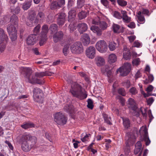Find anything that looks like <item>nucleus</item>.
Instances as JSON below:
<instances>
[{
  "label": "nucleus",
  "instance_id": "e433bc0d",
  "mask_svg": "<svg viewBox=\"0 0 156 156\" xmlns=\"http://www.w3.org/2000/svg\"><path fill=\"white\" fill-rule=\"evenodd\" d=\"M85 0H77V6L79 9L81 8L84 5Z\"/></svg>",
  "mask_w": 156,
  "mask_h": 156
},
{
  "label": "nucleus",
  "instance_id": "4be33fe9",
  "mask_svg": "<svg viewBox=\"0 0 156 156\" xmlns=\"http://www.w3.org/2000/svg\"><path fill=\"white\" fill-rule=\"evenodd\" d=\"M78 27L79 31L81 34L86 31L88 28L87 24L84 23L79 24Z\"/></svg>",
  "mask_w": 156,
  "mask_h": 156
},
{
  "label": "nucleus",
  "instance_id": "e2e57ef3",
  "mask_svg": "<svg viewBox=\"0 0 156 156\" xmlns=\"http://www.w3.org/2000/svg\"><path fill=\"white\" fill-rule=\"evenodd\" d=\"M11 9L12 11L13 10V11L15 13L18 14L20 12V8L19 6H17L16 9H14L12 7H11Z\"/></svg>",
  "mask_w": 156,
  "mask_h": 156
},
{
  "label": "nucleus",
  "instance_id": "4c0bfd02",
  "mask_svg": "<svg viewBox=\"0 0 156 156\" xmlns=\"http://www.w3.org/2000/svg\"><path fill=\"white\" fill-rule=\"evenodd\" d=\"M131 56L130 53L128 51H124L123 53V58L126 60L130 59Z\"/></svg>",
  "mask_w": 156,
  "mask_h": 156
},
{
  "label": "nucleus",
  "instance_id": "9b49d317",
  "mask_svg": "<svg viewBox=\"0 0 156 156\" xmlns=\"http://www.w3.org/2000/svg\"><path fill=\"white\" fill-rule=\"evenodd\" d=\"M35 13L34 12L30 13L28 18L26 21L27 25L29 27H31L36 24L35 22Z\"/></svg>",
  "mask_w": 156,
  "mask_h": 156
},
{
  "label": "nucleus",
  "instance_id": "ddd939ff",
  "mask_svg": "<svg viewBox=\"0 0 156 156\" xmlns=\"http://www.w3.org/2000/svg\"><path fill=\"white\" fill-rule=\"evenodd\" d=\"M128 108L130 109L133 110L135 112L138 113L137 107L134 100L131 98H129L127 101Z\"/></svg>",
  "mask_w": 156,
  "mask_h": 156
},
{
  "label": "nucleus",
  "instance_id": "423d86ee",
  "mask_svg": "<svg viewBox=\"0 0 156 156\" xmlns=\"http://www.w3.org/2000/svg\"><path fill=\"white\" fill-rule=\"evenodd\" d=\"M71 52L73 54H79L83 51V47L80 42H76L70 46Z\"/></svg>",
  "mask_w": 156,
  "mask_h": 156
},
{
  "label": "nucleus",
  "instance_id": "473e14b6",
  "mask_svg": "<svg viewBox=\"0 0 156 156\" xmlns=\"http://www.w3.org/2000/svg\"><path fill=\"white\" fill-rule=\"evenodd\" d=\"M123 124L126 129H127L130 126V122L128 119H123Z\"/></svg>",
  "mask_w": 156,
  "mask_h": 156
},
{
  "label": "nucleus",
  "instance_id": "58836bf2",
  "mask_svg": "<svg viewBox=\"0 0 156 156\" xmlns=\"http://www.w3.org/2000/svg\"><path fill=\"white\" fill-rule=\"evenodd\" d=\"M87 13L85 12L82 11L79 13L78 16L79 19H82L85 18L87 16Z\"/></svg>",
  "mask_w": 156,
  "mask_h": 156
},
{
  "label": "nucleus",
  "instance_id": "a211bd4d",
  "mask_svg": "<svg viewBox=\"0 0 156 156\" xmlns=\"http://www.w3.org/2000/svg\"><path fill=\"white\" fill-rule=\"evenodd\" d=\"M53 73H52L48 71L44 72H36L35 73V76L39 78L43 77L45 76H51Z\"/></svg>",
  "mask_w": 156,
  "mask_h": 156
},
{
  "label": "nucleus",
  "instance_id": "b1692460",
  "mask_svg": "<svg viewBox=\"0 0 156 156\" xmlns=\"http://www.w3.org/2000/svg\"><path fill=\"white\" fill-rule=\"evenodd\" d=\"M91 30L94 33L97 34L98 36L102 34V31L99 28L96 26H92L90 28Z\"/></svg>",
  "mask_w": 156,
  "mask_h": 156
},
{
  "label": "nucleus",
  "instance_id": "37998d69",
  "mask_svg": "<svg viewBox=\"0 0 156 156\" xmlns=\"http://www.w3.org/2000/svg\"><path fill=\"white\" fill-rule=\"evenodd\" d=\"M79 74L80 76L83 77L86 81H88L89 80L88 76L85 73L80 72L79 73Z\"/></svg>",
  "mask_w": 156,
  "mask_h": 156
},
{
  "label": "nucleus",
  "instance_id": "9d476101",
  "mask_svg": "<svg viewBox=\"0 0 156 156\" xmlns=\"http://www.w3.org/2000/svg\"><path fill=\"white\" fill-rule=\"evenodd\" d=\"M55 121L58 124L64 125L66 123L67 119L61 113L59 112L56 113L55 116Z\"/></svg>",
  "mask_w": 156,
  "mask_h": 156
},
{
  "label": "nucleus",
  "instance_id": "ea45409f",
  "mask_svg": "<svg viewBox=\"0 0 156 156\" xmlns=\"http://www.w3.org/2000/svg\"><path fill=\"white\" fill-rule=\"evenodd\" d=\"M5 35H7L5 34L4 31L2 29L0 28V43L2 42V41L4 40Z\"/></svg>",
  "mask_w": 156,
  "mask_h": 156
},
{
  "label": "nucleus",
  "instance_id": "aec40b11",
  "mask_svg": "<svg viewBox=\"0 0 156 156\" xmlns=\"http://www.w3.org/2000/svg\"><path fill=\"white\" fill-rule=\"evenodd\" d=\"M112 27L113 32L115 33L119 34L123 32V27L118 24L113 23Z\"/></svg>",
  "mask_w": 156,
  "mask_h": 156
},
{
  "label": "nucleus",
  "instance_id": "cd10ccee",
  "mask_svg": "<svg viewBox=\"0 0 156 156\" xmlns=\"http://www.w3.org/2000/svg\"><path fill=\"white\" fill-rule=\"evenodd\" d=\"M64 109L67 112L71 113L73 112L74 108L71 104L67 105L64 107Z\"/></svg>",
  "mask_w": 156,
  "mask_h": 156
},
{
  "label": "nucleus",
  "instance_id": "680f3d73",
  "mask_svg": "<svg viewBox=\"0 0 156 156\" xmlns=\"http://www.w3.org/2000/svg\"><path fill=\"white\" fill-rule=\"evenodd\" d=\"M90 135V134H86L83 137H82L81 138V140L82 142H85L88 140L89 139V136Z\"/></svg>",
  "mask_w": 156,
  "mask_h": 156
},
{
  "label": "nucleus",
  "instance_id": "bb28decb",
  "mask_svg": "<svg viewBox=\"0 0 156 156\" xmlns=\"http://www.w3.org/2000/svg\"><path fill=\"white\" fill-rule=\"evenodd\" d=\"M117 60V57L114 54H111L108 56V61L109 63H113L115 62Z\"/></svg>",
  "mask_w": 156,
  "mask_h": 156
},
{
  "label": "nucleus",
  "instance_id": "79ce46f5",
  "mask_svg": "<svg viewBox=\"0 0 156 156\" xmlns=\"http://www.w3.org/2000/svg\"><path fill=\"white\" fill-rule=\"evenodd\" d=\"M41 28V26L40 24H38L34 29L33 31L34 34H33L35 35L36 36L38 34L40 31V29Z\"/></svg>",
  "mask_w": 156,
  "mask_h": 156
},
{
  "label": "nucleus",
  "instance_id": "f8f14e48",
  "mask_svg": "<svg viewBox=\"0 0 156 156\" xmlns=\"http://www.w3.org/2000/svg\"><path fill=\"white\" fill-rule=\"evenodd\" d=\"M139 132L140 134L144 133V140L145 142L146 145H148L151 143V141L148 137L146 127V126H142L139 130Z\"/></svg>",
  "mask_w": 156,
  "mask_h": 156
},
{
  "label": "nucleus",
  "instance_id": "c85d7f7f",
  "mask_svg": "<svg viewBox=\"0 0 156 156\" xmlns=\"http://www.w3.org/2000/svg\"><path fill=\"white\" fill-rule=\"evenodd\" d=\"M32 2V1L31 0L25 2L23 4L22 8L24 10L28 9L30 7Z\"/></svg>",
  "mask_w": 156,
  "mask_h": 156
},
{
  "label": "nucleus",
  "instance_id": "c756f323",
  "mask_svg": "<svg viewBox=\"0 0 156 156\" xmlns=\"http://www.w3.org/2000/svg\"><path fill=\"white\" fill-rule=\"evenodd\" d=\"M103 117L105 122L109 125H112V123L110 122L111 119L109 116L105 114H104L103 115Z\"/></svg>",
  "mask_w": 156,
  "mask_h": 156
},
{
  "label": "nucleus",
  "instance_id": "09e8293b",
  "mask_svg": "<svg viewBox=\"0 0 156 156\" xmlns=\"http://www.w3.org/2000/svg\"><path fill=\"white\" fill-rule=\"evenodd\" d=\"M113 16L116 18L119 19H121L122 18V15L119 12L117 11H115L114 12Z\"/></svg>",
  "mask_w": 156,
  "mask_h": 156
},
{
  "label": "nucleus",
  "instance_id": "3c124183",
  "mask_svg": "<svg viewBox=\"0 0 156 156\" xmlns=\"http://www.w3.org/2000/svg\"><path fill=\"white\" fill-rule=\"evenodd\" d=\"M100 2L101 4L106 8H108L109 7V2L108 0H101Z\"/></svg>",
  "mask_w": 156,
  "mask_h": 156
},
{
  "label": "nucleus",
  "instance_id": "1a4fd4ad",
  "mask_svg": "<svg viewBox=\"0 0 156 156\" xmlns=\"http://www.w3.org/2000/svg\"><path fill=\"white\" fill-rule=\"evenodd\" d=\"M96 48L97 50L101 53L106 52L108 50V45L104 40L98 41L96 44Z\"/></svg>",
  "mask_w": 156,
  "mask_h": 156
},
{
  "label": "nucleus",
  "instance_id": "c9c22d12",
  "mask_svg": "<svg viewBox=\"0 0 156 156\" xmlns=\"http://www.w3.org/2000/svg\"><path fill=\"white\" fill-rule=\"evenodd\" d=\"M99 25L100 28L103 30H105L108 27V24L105 21H101Z\"/></svg>",
  "mask_w": 156,
  "mask_h": 156
},
{
  "label": "nucleus",
  "instance_id": "39448f33",
  "mask_svg": "<svg viewBox=\"0 0 156 156\" xmlns=\"http://www.w3.org/2000/svg\"><path fill=\"white\" fill-rule=\"evenodd\" d=\"M135 139V136L132 133H128L126 134L125 136L126 145L124 148L125 154L126 155L129 154L130 152L129 145L134 143Z\"/></svg>",
  "mask_w": 156,
  "mask_h": 156
},
{
  "label": "nucleus",
  "instance_id": "052dcab7",
  "mask_svg": "<svg viewBox=\"0 0 156 156\" xmlns=\"http://www.w3.org/2000/svg\"><path fill=\"white\" fill-rule=\"evenodd\" d=\"M58 16V18H60L61 19L62 18L63 19L66 20V15L63 12L59 13L57 14Z\"/></svg>",
  "mask_w": 156,
  "mask_h": 156
},
{
  "label": "nucleus",
  "instance_id": "6e6552de",
  "mask_svg": "<svg viewBox=\"0 0 156 156\" xmlns=\"http://www.w3.org/2000/svg\"><path fill=\"white\" fill-rule=\"evenodd\" d=\"M33 93L34 98L35 101L41 103L43 102L42 92L40 89L37 87L34 88Z\"/></svg>",
  "mask_w": 156,
  "mask_h": 156
},
{
  "label": "nucleus",
  "instance_id": "a19ab883",
  "mask_svg": "<svg viewBox=\"0 0 156 156\" xmlns=\"http://www.w3.org/2000/svg\"><path fill=\"white\" fill-rule=\"evenodd\" d=\"M87 106L88 108L91 109H92L94 107L93 102L91 99H88Z\"/></svg>",
  "mask_w": 156,
  "mask_h": 156
},
{
  "label": "nucleus",
  "instance_id": "69168bd1",
  "mask_svg": "<svg viewBox=\"0 0 156 156\" xmlns=\"http://www.w3.org/2000/svg\"><path fill=\"white\" fill-rule=\"evenodd\" d=\"M154 87L151 85H149L148 87L146 88V90L147 93H149L151 92L153 90Z\"/></svg>",
  "mask_w": 156,
  "mask_h": 156
},
{
  "label": "nucleus",
  "instance_id": "f704fd0d",
  "mask_svg": "<svg viewBox=\"0 0 156 156\" xmlns=\"http://www.w3.org/2000/svg\"><path fill=\"white\" fill-rule=\"evenodd\" d=\"M116 44L114 42H110L108 45V48L111 51H113L116 49Z\"/></svg>",
  "mask_w": 156,
  "mask_h": 156
},
{
  "label": "nucleus",
  "instance_id": "5701e85b",
  "mask_svg": "<svg viewBox=\"0 0 156 156\" xmlns=\"http://www.w3.org/2000/svg\"><path fill=\"white\" fill-rule=\"evenodd\" d=\"M142 149L141 142L140 141H138L135 145V149L134 151V154H137Z\"/></svg>",
  "mask_w": 156,
  "mask_h": 156
},
{
  "label": "nucleus",
  "instance_id": "f03ea898",
  "mask_svg": "<svg viewBox=\"0 0 156 156\" xmlns=\"http://www.w3.org/2000/svg\"><path fill=\"white\" fill-rule=\"evenodd\" d=\"M10 21L13 24H14L15 26L13 25H9L7 29L12 41H14L17 38V30L16 27L17 25L18 21L17 16L15 15H13L11 17Z\"/></svg>",
  "mask_w": 156,
  "mask_h": 156
},
{
  "label": "nucleus",
  "instance_id": "5fc2aeb1",
  "mask_svg": "<svg viewBox=\"0 0 156 156\" xmlns=\"http://www.w3.org/2000/svg\"><path fill=\"white\" fill-rule=\"evenodd\" d=\"M69 45L66 44L65 45L63 48V52L65 55H66L68 52Z\"/></svg>",
  "mask_w": 156,
  "mask_h": 156
},
{
  "label": "nucleus",
  "instance_id": "0e129e2a",
  "mask_svg": "<svg viewBox=\"0 0 156 156\" xmlns=\"http://www.w3.org/2000/svg\"><path fill=\"white\" fill-rule=\"evenodd\" d=\"M130 42H132L135 39L136 37L135 35H131L127 37Z\"/></svg>",
  "mask_w": 156,
  "mask_h": 156
},
{
  "label": "nucleus",
  "instance_id": "2f4dec72",
  "mask_svg": "<svg viewBox=\"0 0 156 156\" xmlns=\"http://www.w3.org/2000/svg\"><path fill=\"white\" fill-rule=\"evenodd\" d=\"M34 124L30 122L26 123L21 125V127L25 129H27L33 127H34Z\"/></svg>",
  "mask_w": 156,
  "mask_h": 156
},
{
  "label": "nucleus",
  "instance_id": "f257e3e1",
  "mask_svg": "<svg viewBox=\"0 0 156 156\" xmlns=\"http://www.w3.org/2000/svg\"><path fill=\"white\" fill-rule=\"evenodd\" d=\"M37 141L36 137L28 133H24L21 139L22 150L25 152L29 151L34 146Z\"/></svg>",
  "mask_w": 156,
  "mask_h": 156
},
{
  "label": "nucleus",
  "instance_id": "dca6fc26",
  "mask_svg": "<svg viewBox=\"0 0 156 156\" xmlns=\"http://www.w3.org/2000/svg\"><path fill=\"white\" fill-rule=\"evenodd\" d=\"M81 40L83 45L85 46H87L90 41L89 35L86 34H84L81 36Z\"/></svg>",
  "mask_w": 156,
  "mask_h": 156
},
{
  "label": "nucleus",
  "instance_id": "f3484780",
  "mask_svg": "<svg viewBox=\"0 0 156 156\" xmlns=\"http://www.w3.org/2000/svg\"><path fill=\"white\" fill-rule=\"evenodd\" d=\"M63 35V33L62 31L55 33L53 36L54 41L56 43L58 42L62 38Z\"/></svg>",
  "mask_w": 156,
  "mask_h": 156
},
{
  "label": "nucleus",
  "instance_id": "338daca9",
  "mask_svg": "<svg viewBox=\"0 0 156 156\" xmlns=\"http://www.w3.org/2000/svg\"><path fill=\"white\" fill-rule=\"evenodd\" d=\"M33 52L35 55H37L40 54V53L38 51V49L37 48H34L32 50Z\"/></svg>",
  "mask_w": 156,
  "mask_h": 156
},
{
  "label": "nucleus",
  "instance_id": "6e6d98bb",
  "mask_svg": "<svg viewBox=\"0 0 156 156\" xmlns=\"http://www.w3.org/2000/svg\"><path fill=\"white\" fill-rule=\"evenodd\" d=\"M37 18L40 19V20H43L44 18L45 15L43 12L41 11H39L37 15Z\"/></svg>",
  "mask_w": 156,
  "mask_h": 156
},
{
  "label": "nucleus",
  "instance_id": "c03bdc74",
  "mask_svg": "<svg viewBox=\"0 0 156 156\" xmlns=\"http://www.w3.org/2000/svg\"><path fill=\"white\" fill-rule=\"evenodd\" d=\"M110 70V67L108 65H106L101 69V72L103 74L105 73Z\"/></svg>",
  "mask_w": 156,
  "mask_h": 156
},
{
  "label": "nucleus",
  "instance_id": "2eb2a0df",
  "mask_svg": "<svg viewBox=\"0 0 156 156\" xmlns=\"http://www.w3.org/2000/svg\"><path fill=\"white\" fill-rule=\"evenodd\" d=\"M37 39V37L35 35L32 34L27 38L26 43L28 45H32L36 43Z\"/></svg>",
  "mask_w": 156,
  "mask_h": 156
},
{
  "label": "nucleus",
  "instance_id": "393cba45",
  "mask_svg": "<svg viewBox=\"0 0 156 156\" xmlns=\"http://www.w3.org/2000/svg\"><path fill=\"white\" fill-rule=\"evenodd\" d=\"M8 39L7 36L5 35L4 40L2 41V42L0 43V50L1 51H3L5 49L6 44Z\"/></svg>",
  "mask_w": 156,
  "mask_h": 156
},
{
  "label": "nucleus",
  "instance_id": "6ab92c4d",
  "mask_svg": "<svg viewBox=\"0 0 156 156\" xmlns=\"http://www.w3.org/2000/svg\"><path fill=\"white\" fill-rule=\"evenodd\" d=\"M121 13L122 15V19L124 22L128 23L130 21L131 18L128 16L127 12L126 11L122 10Z\"/></svg>",
  "mask_w": 156,
  "mask_h": 156
},
{
  "label": "nucleus",
  "instance_id": "774afa93",
  "mask_svg": "<svg viewBox=\"0 0 156 156\" xmlns=\"http://www.w3.org/2000/svg\"><path fill=\"white\" fill-rule=\"evenodd\" d=\"M123 85L125 86L127 88H128L130 86V81L129 80H127L123 83Z\"/></svg>",
  "mask_w": 156,
  "mask_h": 156
},
{
  "label": "nucleus",
  "instance_id": "a18cd8bd",
  "mask_svg": "<svg viewBox=\"0 0 156 156\" xmlns=\"http://www.w3.org/2000/svg\"><path fill=\"white\" fill-rule=\"evenodd\" d=\"M118 93L122 96H124L126 95V92L125 90L123 88H119L118 90Z\"/></svg>",
  "mask_w": 156,
  "mask_h": 156
},
{
  "label": "nucleus",
  "instance_id": "49530a36",
  "mask_svg": "<svg viewBox=\"0 0 156 156\" xmlns=\"http://www.w3.org/2000/svg\"><path fill=\"white\" fill-rule=\"evenodd\" d=\"M117 1L118 4L121 6H125L127 3V2L124 0H117Z\"/></svg>",
  "mask_w": 156,
  "mask_h": 156
},
{
  "label": "nucleus",
  "instance_id": "20e7f679",
  "mask_svg": "<svg viewBox=\"0 0 156 156\" xmlns=\"http://www.w3.org/2000/svg\"><path fill=\"white\" fill-rule=\"evenodd\" d=\"M21 73L24 75V77L27 79L29 83H37L42 84L40 80L35 78L31 75L33 72L31 69L30 68L22 67L21 69Z\"/></svg>",
  "mask_w": 156,
  "mask_h": 156
},
{
  "label": "nucleus",
  "instance_id": "7ed1b4c3",
  "mask_svg": "<svg viewBox=\"0 0 156 156\" xmlns=\"http://www.w3.org/2000/svg\"><path fill=\"white\" fill-rule=\"evenodd\" d=\"M72 83L70 91L73 96L80 99L86 98L87 95L83 91V89L80 85L76 82Z\"/></svg>",
  "mask_w": 156,
  "mask_h": 156
},
{
  "label": "nucleus",
  "instance_id": "72a5a7b5",
  "mask_svg": "<svg viewBox=\"0 0 156 156\" xmlns=\"http://www.w3.org/2000/svg\"><path fill=\"white\" fill-rule=\"evenodd\" d=\"M42 31L41 34H43L47 35L48 30V26L47 25L44 24L42 27Z\"/></svg>",
  "mask_w": 156,
  "mask_h": 156
},
{
  "label": "nucleus",
  "instance_id": "8fccbe9b",
  "mask_svg": "<svg viewBox=\"0 0 156 156\" xmlns=\"http://www.w3.org/2000/svg\"><path fill=\"white\" fill-rule=\"evenodd\" d=\"M100 18L99 17L97 16L95 18L92 20V23L95 25H99L100 22Z\"/></svg>",
  "mask_w": 156,
  "mask_h": 156
},
{
  "label": "nucleus",
  "instance_id": "13d9d810",
  "mask_svg": "<svg viewBox=\"0 0 156 156\" xmlns=\"http://www.w3.org/2000/svg\"><path fill=\"white\" fill-rule=\"evenodd\" d=\"M140 59L139 58H137L135 59H134L132 61V63L133 66H137L140 64Z\"/></svg>",
  "mask_w": 156,
  "mask_h": 156
},
{
  "label": "nucleus",
  "instance_id": "de8ad7c7",
  "mask_svg": "<svg viewBox=\"0 0 156 156\" xmlns=\"http://www.w3.org/2000/svg\"><path fill=\"white\" fill-rule=\"evenodd\" d=\"M129 92L132 94L135 95L138 93V91L136 88L134 87H132L129 90Z\"/></svg>",
  "mask_w": 156,
  "mask_h": 156
},
{
  "label": "nucleus",
  "instance_id": "4468645a",
  "mask_svg": "<svg viewBox=\"0 0 156 156\" xmlns=\"http://www.w3.org/2000/svg\"><path fill=\"white\" fill-rule=\"evenodd\" d=\"M95 49L94 47L90 46L87 48L86 50V55L88 58L92 59L95 56Z\"/></svg>",
  "mask_w": 156,
  "mask_h": 156
},
{
  "label": "nucleus",
  "instance_id": "4d7b16f0",
  "mask_svg": "<svg viewBox=\"0 0 156 156\" xmlns=\"http://www.w3.org/2000/svg\"><path fill=\"white\" fill-rule=\"evenodd\" d=\"M58 6V3L56 2H55L51 3L50 8L51 9H56Z\"/></svg>",
  "mask_w": 156,
  "mask_h": 156
},
{
  "label": "nucleus",
  "instance_id": "0eeeda50",
  "mask_svg": "<svg viewBox=\"0 0 156 156\" xmlns=\"http://www.w3.org/2000/svg\"><path fill=\"white\" fill-rule=\"evenodd\" d=\"M131 68V65L128 63H125L124 66L118 69L116 72L120 73L122 76H126L130 72Z\"/></svg>",
  "mask_w": 156,
  "mask_h": 156
},
{
  "label": "nucleus",
  "instance_id": "412c9836",
  "mask_svg": "<svg viewBox=\"0 0 156 156\" xmlns=\"http://www.w3.org/2000/svg\"><path fill=\"white\" fill-rule=\"evenodd\" d=\"M96 63L98 66H102L105 65V61L104 58L102 57L98 56L95 58Z\"/></svg>",
  "mask_w": 156,
  "mask_h": 156
},
{
  "label": "nucleus",
  "instance_id": "864d4df0",
  "mask_svg": "<svg viewBox=\"0 0 156 156\" xmlns=\"http://www.w3.org/2000/svg\"><path fill=\"white\" fill-rule=\"evenodd\" d=\"M137 18L139 21V23L142 24L144 23L145 20L144 16L141 15L138 16Z\"/></svg>",
  "mask_w": 156,
  "mask_h": 156
},
{
  "label": "nucleus",
  "instance_id": "7c9ffc66",
  "mask_svg": "<svg viewBox=\"0 0 156 156\" xmlns=\"http://www.w3.org/2000/svg\"><path fill=\"white\" fill-rule=\"evenodd\" d=\"M41 38L39 42V44L40 46H42L44 44L46 40L47 36L46 35L43 34H41Z\"/></svg>",
  "mask_w": 156,
  "mask_h": 156
},
{
  "label": "nucleus",
  "instance_id": "bf43d9fd",
  "mask_svg": "<svg viewBox=\"0 0 156 156\" xmlns=\"http://www.w3.org/2000/svg\"><path fill=\"white\" fill-rule=\"evenodd\" d=\"M50 28L52 32H55L57 30V26L55 24H52L51 25Z\"/></svg>",
  "mask_w": 156,
  "mask_h": 156
},
{
  "label": "nucleus",
  "instance_id": "a878e982",
  "mask_svg": "<svg viewBox=\"0 0 156 156\" xmlns=\"http://www.w3.org/2000/svg\"><path fill=\"white\" fill-rule=\"evenodd\" d=\"M68 16V20L69 21H71L74 18L76 14V11L74 9H72L69 12Z\"/></svg>",
  "mask_w": 156,
  "mask_h": 156
},
{
  "label": "nucleus",
  "instance_id": "603ef678",
  "mask_svg": "<svg viewBox=\"0 0 156 156\" xmlns=\"http://www.w3.org/2000/svg\"><path fill=\"white\" fill-rule=\"evenodd\" d=\"M66 20V19H63L62 18V19L58 18L57 20V23L59 25L62 26L64 24Z\"/></svg>",
  "mask_w": 156,
  "mask_h": 156
}]
</instances>
